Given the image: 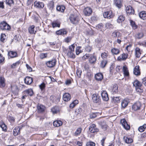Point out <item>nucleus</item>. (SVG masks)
Returning <instances> with one entry per match:
<instances>
[{"label":"nucleus","instance_id":"nucleus-1","mask_svg":"<svg viewBox=\"0 0 146 146\" xmlns=\"http://www.w3.org/2000/svg\"><path fill=\"white\" fill-rule=\"evenodd\" d=\"M71 23L73 24H78L80 21V18L77 15H71L69 18Z\"/></svg>","mask_w":146,"mask_h":146},{"label":"nucleus","instance_id":"nucleus-2","mask_svg":"<svg viewBox=\"0 0 146 146\" xmlns=\"http://www.w3.org/2000/svg\"><path fill=\"white\" fill-rule=\"evenodd\" d=\"M90 57L89 58V61L91 63H94L96 60V56H94V54H86L84 56V58H87Z\"/></svg>","mask_w":146,"mask_h":146},{"label":"nucleus","instance_id":"nucleus-3","mask_svg":"<svg viewBox=\"0 0 146 146\" xmlns=\"http://www.w3.org/2000/svg\"><path fill=\"white\" fill-rule=\"evenodd\" d=\"M0 28L2 30H9L11 29V27L6 22L3 21L0 23Z\"/></svg>","mask_w":146,"mask_h":146},{"label":"nucleus","instance_id":"nucleus-4","mask_svg":"<svg viewBox=\"0 0 146 146\" xmlns=\"http://www.w3.org/2000/svg\"><path fill=\"white\" fill-rule=\"evenodd\" d=\"M92 98L93 102L94 103H99L100 101V96L97 94H93L92 95Z\"/></svg>","mask_w":146,"mask_h":146},{"label":"nucleus","instance_id":"nucleus-5","mask_svg":"<svg viewBox=\"0 0 146 146\" xmlns=\"http://www.w3.org/2000/svg\"><path fill=\"white\" fill-rule=\"evenodd\" d=\"M89 130L91 133H94L99 131L96 125L94 124H92L90 125L89 127Z\"/></svg>","mask_w":146,"mask_h":146},{"label":"nucleus","instance_id":"nucleus-6","mask_svg":"<svg viewBox=\"0 0 146 146\" xmlns=\"http://www.w3.org/2000/svg\"><path fill=\"white\" fill-rule=\"evenodd\" d=\"M103 16L104 18L110 19L112 18L114 15L112 11H110L104 12L103 13Z\"/></svg>","mask_w":146,"mask_h":146},{"label":"nucleus","instance_id":"nucleus-7","mask_svg":"<svg viewBox=\"0 0 146 146\" xmlns=\"http://www.w3.org/2000/svg\"><path fill=\"white\" fill-rule=\"evenodd\" d=\"M37 111L39 113H44L46 109V107L45 106L39 104L37 105Z\"/></svg>","mask_w":146,"mask_h":146},{"label":"nucleus","instance_id":"nucleus-8","mask_svg":"<svg viewBox=\"0 0 146 146\" xmlns=\"http://www.w3.org/2000/svg\"><path fill=\"white\" fill-rule=\"evenodd\" d=\"M56 62V60L54 59L46 62V65L48 67L52 68L54 67L55 65Z\"/></svg>","mask_w":146,"mask_h":146},{"label":"nucleus","instance_id":"nucleus-9","mask_svg":"<svg viewBox=\"0 0 146 146\" xmlns=\"http://www.w3.org/2000/svg\"><path fill=\"white\" fill-rule=\"evenodd\" d=\"M101 95L104 101H107L109 100L108 95L107 92L105 90H103L101 93Z\"/></svg>","mask_w":146,"mask_h":146},{"label":"nucleus","instance_id":"nucleus-10","mask_svg":"<svg viewBox=\"0 0 146 146\" xmlns=\"http://www.w3.org/2000/svg\"><path fill=\"white\" fill-rule=\"evenodd\" d=\"M83 12L86 16H89L92 13V10L90 7H86L84 9Z\"/></svg>","mask_w":146,"mask_h":146},{"label":"nucleus","instance_id":"nucleus-11","mask_svg":"<svg viewBox=\"0 0 146 146\" xmlns=\"http://www.w3.org/2000/svg\"><path fill=\"white\" fill-rule=\"evenodd\" d=\"M34 6L37 8H42L44 6V3L42 2L36 1L34 3Z\"/></svg>","mask_w":146,"mask_h":146},{"label":"nucleus","instance_id":"nucleus-12","mask_svg":"<svg viewBox=\"0 0 146 146\" xmlns=\"http://www.w3.org/2000/svg\"><path fill=\"white\" fill-rule=\"evenodd\" d=\"M141 106L140 102H137L132 106V108L134 111H136L140 109Z\"/></svg>","mask_w":146,"mask_h":146},{"label":"nucleus","instance_id":"nucleus-13","mask_svg":"<svg viewBox=\"0 0 146 146\" xmlns=\"http://www.w3.org/2000/svg\"><path fill=\"white\" fill-rule=\"evenodd\" d=\"M128 56L127 54L123 53L118 57L117 60L119 61L125 60L128 58Z\"/></svg>","mask_w":146,"mask_h":146},{"label":"nucleus","instance_id":"nucleus-14","mask_svg":"<svg viewBox=\"0 0 146 146\" xmlns=\"http://www.w3.org/2000/svg\"><path fill=\"white\" fill-rule=\"evenodd\" d=\"M62 98L64 101L68 102L70 100L71 96L68 93H65L63 94Z\"/></svg>","mask_w":146,"mask_h":146},{"label":"nucleus","instance_id":"nucleus-15","mask_svg":"<svg viewBox=\"0 0 146 146\" xmlns=\"http://www.w3.org/2000/svg\"><path fill=\"white\" fill-rule=\"evenodd\" d=\"M11 91L13 94L16 95L18 94V89L17 85H11Z\"/></svg>","mask_w":146,"mask_h":146},{"label":"nucleus","instance_id":"nucleus-16","mask_svg":"<svg viewBox=\"0 0 146 146\" xmlns=\"http://www.w3.org/2000/svg\"><path fill=\"white\" fill-rule=\"evenodd\" d=\"M126 12L127 14L129 15L133 14L134 12V10L132 7L130 6H128L126 8Z\"/></svg>","mask_w":146,"mask_h":146},{"label":"nucleus","instance_id":"nucleus-17","mask_svg":"<svg viewBox=\"0 0 146 146\" xmlns=\"http://www.w3.org/2000/svg\"><path fill=\"white\" fill-rule=\"evenodd\" d=\"M67 33V31L64 29H60L57 31L56 32V34L58 35H63L66 34Z\"/></svg>","mask_w":146,"mask_h":146},{"label":"nucleus","instance_id":"nucleus-18","mask_svg":"<svg viewBox=\"0 0 146 146\" xmlns=\"http://www.w3.org/2000/svg\"><path fill=\"white\" fill-rule=\"evenodd\" d=\"M129 102V100L127 99H125L123 100L121 102L122 107L123 108H125L127 106Z\"/></svg>","mask_w":146,"mask_h":146},{"label":"nucleus","instance_id":"nucleus-19","mask_svg":"<svg viewBox=\"0 0 146 146\" xmlns=\"http://www.w3.org/2000/svg\"><path fill=\"white\" fill-rule=\"evenodd\" d=\"M114 3L115 6L119 9L122 6L121 0H114Z\"/></svg>","mask_w":146,"mask_h":146},{"label":"nucleus","instance_id":"nucleus-20","mask_svg":"<svg viewBox=\"0 0 146 146\" xmlns=\"http://www.w3.org/2000/svg\"><path fill=\"white\" fill-rule=\"evenodd\" d=\"M96 79L98 81H101L103 78V75L101 73L96 74L95 76Z\"/></svg>","mask_w":146,"mask_h":146},{"label":"nucleus","instance_id":"nucleus-21","mask_svg":"<svg viewBox=\"0 0 146 146\" xmlns=\"http://www.w3.org/2000/svg\"><path fill=\"white\" fill-rule=\"evenodd\" d=\"M33 78L30 77H26L24 79V81L25 83L27 84H30L33 82Z\"/></svg>","mask_w":146,"mask_h":146},{"label":"nucleus","instance_id":"nucleus-22","mask_svg":"<svg viewBox=\"0 0 146 146\" xmlns=\"http://www.w3.org/2000/svg\"><path fill=\"white\" fill-rule=\"evenodd\" d=\"M139 68V66H137L134 68L133 73L136 76H139L141 74Z\"/></svg>","mask_w":146,"mask_h":146},{"label":"nucleus","instance_id":"nucleus-23","mask_svg":"<svg viewBox=\"0 0 146 146\" xmlns=\"http://www.w3.org/2000/svg\"><path fill=\"white\" fill-rule=\"evenodd\" d=\"M20 128L19 127L17 126L13 129V134L15 136L18 135L20 132Z\"/></svg>","mask_w":146,"mask_h":146},{"label":"nucleus","instance_id":"nucleus-24","mask_svg":"<svg viewBox=\"0 0 146 146\" xmlns=\"http://www.w3.org/2000/svg\"><path fill=\"white\" fill-rule=\"evenodd\" d=\"M141 54L140 48L138 47H136L135 49V55L137 58H139Z\"/></svg>","mask_w":146,"mask_h":146},{"label":"nucleus","instance_id":"nucleus-25","mask_svg":"<svg viewBox=\"0 0 146 146\" xmlns=\"http://www.w3.org/2000/svg\"><path fill=\"white\" fill-rule=\"evenodd\" d=\"M139 15V17L143 20H145L146 19V12L142 11L140 12Z\"/></svg>","mask_w":146,"mask_h":146},{"label":"nucleus","instance_id":"nucleus-26","mask_svg":"<svg viewBox=\"0 0 146 146\" xmlns=\"http://www.w3.org/2000/svg\"><path fill=\"white\" fill-rule=\"evenodd\" d=\"M8 55L10 58H13L17 56V54L15 52L10 51L8 53Z\"/></svg>","mask_w":146,"mask_h":146},{"label":"nucleus","instance_id":"nucleus-27","mask_svg":"<svg viewBox=\"0 0 146 146\" xmlns=\"http://www.w3.org/2000/svg\"><path fill=\"white\" fill-rule=\"evenodd\" d=\"M133 85L136 88H137L141 87L142 86V84L138 80H136L133 82Z\"/></svg>","mask_w":146,"mask_h":146},{"label":"nucleus","instance_id":"nucleus-28","mask_svg":"<svg viewBox=\"0 0 146 146\" xmlns=\"http://www.w3.org/2000/svg\"><path fill=\"white\" fill-rule=\"evenodd\" d=\"M60 108L58 106H55L51 109V111L53 113H56L60 111Z\"/></svg>","mask_w":146,"mask_h":146},{"label":"nucleus","instance_id":"nucleus-29","mask_svg":"<svg viewBox=\"0 0 146 146\" xmlns=\"http://www.w3.org/2000/svg\"><path fill=\"white\" fill-rule=\"evenodd\" d=\"M144 35V33L142 32L137 33L135 35V38L137 39H140L142 38Z\"/></svg>","mask_w":146,"mask_h":146},{"label":"nucleus","instance_id":"nucleus-30","mask_svg":"<svg viewBox=\"0 0 146 146\" xmlns=\"http://www.w3.org/2000/svg\"><path fill=\"white\" fill-rule=\"evenodd\" d=\"M111 52L113 54L117 55L119 53L120 50L118 49L113 48L111 49Z\"/></svg>","mask_w":146,"mask_h":146},{"label":"nucleus","instance_id":"nucleus-31","mask_svg":"<svg viewBox=\"0 0 146 146\" xmlns=\"http://www.w3.org/2000/svg\"><path fill=\"white\" fill-rule=\"evenodd\" d=\"M53 124L54 126L58 127L61 125L62 124V123L60 120H56L54 121Z\"/></svg>","mask_w":146,"mask_h":146},{"label":"nucleus","instance_id":"nucleus-32","mask_svg":"<svg viewBox=\"0 0 146 146\" xmlns=\"http://www.w3.org/2000/svg\"><path fill=\"white\" fill-rule=\"evenodd\" d=\"M56 9L57 11L63 12L65 9V7L63 5H58L57 6Z\"/></svg>","mask_w":146,"mask_h":146},{"label":"nucleus","instance_id":"nucleus-33","mask_svg":"<svg viewBox=\"0 0 146 146\" xmlns=\"http://www.w3.org/2000/svg\"><path fill=\"white\" fill-rule=\"evenodd\" d=\"M123 140L125 142L127 143H130L133 142V139L127 136H124L123 137Z\"/></svg>","mask_w":146,"mask_h":146},{"label":"nucleus","instance_id":"nucleus-34","mask_svg":"<svg viewBox=\"0 0 146 146\" xmlns=\"http://www.w3.org/2000/svg\"><path fill=\"white\" fill-rule=\"evenodd\" d=\"M112 36L114 37L119 38L121 37V34L119 32L115 31L112 33Z\"/></svg>","mask_w":146,"mask_h":146},{"label":"nucleus","instance_id":"nucleus-35","mask_svg":"<svg viewBox=\"0 0 146 146\" xmlns=\"http://www.w3.org/2000/svg\"><path fill=\"white\" fill-rule=\"evenodd\" d=\"M123 74L125 76H128L129 75V72L127 68L125 66H124L123 68Z\"/></svg>","mask_w":146,"mask_h":146},{"label":"nucleus","instance_id":"nucleus-36","mask_svg":"<svg viewBox=\"0 0 146 146\" xmlns=\"http://www.w3.org/2000/svg\"><path fill=\"white\" fill-rule=\"evenodd\" d=\"M35 26L33 25L29 28V33L31 34H35L36 33V31L34 30Z\"/></svg>","mask_w":146,"mask_h":146},{"label":"nucleus","instance_id":"nucleus-37","mask_svg":"<svg viewBox=\"0 0 146 146\" xmlns=\"http://www.w3.org/2000/svg\"><path fill=\"white\" fill-rule=\"evenodd\" d=\"M82 130V129L80 127L77 128L74 134V136H77L80 135L81 132Z\"/></svg>","mask_w":146,"mask_h":146},{"label":"nucleus","instance_id":"nucleus-38","mask_svg":"<svg viewBox=\"0 0 146 146\" xmlns=\"http://www.w3.org/2000/svg\"><path fill=\"white\" fill-rule=\"evenodd\" d=\"M24 92L30 96H32L33 94V91L31 89L27 90L25 91Z\"/></svg>","mask_w":146,"mask_h":146},{"label":"nucleus","instance_id":"nucleus-39","mask_svg":"<svg viewBox=\"0 0 146 146\" xmlns=\"http://www.w3.org/2000/svg\"><path fill=\"white\" fill-rule=\"evenodd\" d=\"M118 91L117 85L115 84L113 85L112 89V92L113 94H116Z\"/></svg>","mask_w":146,"mask_h":146},{"label":"nucleus","instance_id":"nucleus-40","mask_svg":"<svg viewBox=\"0 0 146 146\" xmlns=\"http://www.w3.org/2000/svg\"><path fill=\"white\" fill-rule=\"evenodd\" d=\"M73 52H74L68 51V52H67V55L69 58H74L75 56V54L73 53Z\"/></svg>","mask_w":146,"mask_h":146},{"label":"nucleus","instance_id":"nucleus-41","mask_svg":"<svg viewBox=\"0 0 146 146\" xmlns=\"http://www.w3.org/2000/svg\"><path fill=\"white\" fill-rule=\"evenodd\" d=\"M48 7L51 11H52L54 7V2L52 1H50L48 4Z\"/></svg>","mask_w":146,"mask_h":146},{"label":"nucleus","instance_id":"nucleus-42","mask_svg":"<svg viewBox=\"0 0 146 146\" xmlns=\"http://www.w3.org/2000/svg\"><path fill=\"white\" fill-rule=\"evenodd\" d=\"M146 128V124H144L143 125L139 127L138 128L139 131L141 132L144 131Z\"/></svg>","mask_w":146,"mask_h":146},{"label":"nucleus","instance_id":"nucleus-43","mask_svg":"<svg viewBox=\"0 0 146 146\" xmlns=\"http://www.w3.org/2000/svg\"><path fill=\"white\" fill-rule=\"evenodd\" d=\"M5 2L7 5L10 7L13 5L14 3L13 0H6Z\"/></svg>","mask_w":146,"mask_h":146},{"label":"nucleus","instance_id":"nucleus-44","mask_svg":"<svg viewBox=\"0 0 146 146\" xmlns=\"http://www.w3.org/2000/svg\"><path fill=\"white\" fill-rule=\"evenodd\" d=\"M33 18L36 22H38V15L36 13H35L33 15Z\"/></svg>","mask_w":146,"mask_h":146},{"label":"nucleus","instance_id":"nucleus-45","mask_svg":"<svg viewBox=\"0 0 146 146\" xmlns=\"http://www.w3.org/2000/svg\"><path fill=\"white\" fill-rule=\"evenodd\" d=\"M120 97H113V101L115 103H118L120 102Z\"/></svg>","mask_w":146,"mask_h":146},{"label":"nucleus","instance_id":"nucleus-46","mask_svg":"<svg viewBox=\"0 0 146 146\" xmlns=\"http://www.w3.org/2000/svg\"><path fill=\"white\" fill-rule=\"evenodd\" d=\"M125 17L123 15L119 16L117 22L119 23L122 22L124 20Z\"/></svg>","mask_w":146,"mask_h":146},{"label":"nucleus","instance_id":"nucleus-47","mask_svg":"<svg viewBox=\"0 0 146 146\" xmlns=\"http://www.w3.org/2000/svg\"><path fill=\"white\" fill-rule=\"evenodd\" d=\"M52 25L53 28H54L56 27H60V24L59 23L54 22L52 23Z\"/></svg>","mask_w":146,"mask_h":146},{"label":"nucleus","instance_id":"nucleus-48","mask_svg":"<svg viewBox=\"0 0 146 146\" xmlns=\"http://www.w3.org/2000/svg\"><path fill=\"white\" fill-rule=\"evenodd\" d=\"M97 113L91 112L90 114V119H93L97 116Z\"/></svg>","mask_w":146,"mask_h":146},{"label":"nucleus","instance_id":"nucleus-49","mask_svg":"<svg viewBox=\"0 0 146 146\" xmlns=\"http://www.w3.org/2000/svg\"><path fill=\"white\" fill-rule=\"evenodd\" d=\"M6 36L4 34H1L0 37L1 41L3 42H4L5 41Z\"/></svg>","mask_w":146,"mask_h":146},{"label":"nucleus","instance_id":"nucleus-50","mask_svg":"<svg viewBox=\"0 0 146 146\" xmlns=\"http://www.w3.org/2000/svg\"><path fill=\"white\" fill-rule=\"evenodd\" d=\"M7 119L11 122H13L15 120V118L13 116L10 115H9L7 117Z\"/></svg>","mask_w":146,"mask_h":146},{"label":"nucleus","instance_id":"nucleus-51","mask_svg":"<svg viewBox=\"0 0 146 146\" xmlns=\"http://www.w3.org/2000/svg\"><path fill=\"white\" fill-rule=\"evenodd\" d=\"M130 23L131 26L134 29H135L137 28V26L135 24L134 22L132 20L130 21Z\"/></svg>","mask_w":146,"mask_h":146},{"label":"nucleus","instance_id":"nucleus-52","mask_svg":"<svg viewBox=\"0 0 146 146\" xmlns=\"http://www.w3.org/2000/svg\"><path fill=\"white\" fill-rule=\"evenodd\" d=\"M75 47V45L73 44L70 46L69 47V51L71 52H74V48Z\"/></svg>","mask_w":146,"mask_h":146},{"label":"nucleus","instance_id":"nucleus-53","mask_svg":"<svg viewBox=\"0 0 146 146\" xmlns=\"http://www.w3.org/2000/svg\"><path fill=\"white\" fill-rule=\"evenodd\" d=\"M39 87L42 91L45 90V85L44 83H42L39 86Z\"/></svg>","mask_w":146,"mask_h":146},{"label":"nucleus","instance_id":"nucleus-54","mask_svg":"<svg viewBox=\"0 0 146 146\" xmlns=\"http://www.w3.org/2000/svg\"><path fill=\"white\" fill-rule=\"evenodd\" d=\"M82 73L81 70L79 68L78 69L76 70V74L77 76L80 78Z\"/></svg>","mask_w":146,"mask_h":146},{"label":"nucleus","instance_id":"nucleus-55","mask_svg":"<svg viewBox=\"0 0 146 146\" xmlns=\"http://www.w3.org/2000/svg\"><path fill=\"white\" fill-rule=\"evenodd\" d=\"M92 49V47L89 45H87L85 46V50L88 52H90Z\"/></svg>","mask_w":146,"mask_h":146},{"label":"nucleus","instance_id":"nucleus-56","mask_svg":"<svg viewBox=\"0 0 146 146\" xmlns=\"http://www.w3.org/2000/svg\"><path fill=\"white\" fill-rule=\"evenodd\" d=\"M81 48V46H78L76 48V52L77 55H78L81 52V50H80Z\"/></svg>","mask_w":146,"mask_h":146},{"label":"nucleus","instance_id":"nucleus-57","mask_svg":"<svg viewBox=\"0 0 146 146\" xmlns=\"http://www.w3.org/2000/svg\"><path fill=\"white\" fill-rule=\"evenodd\" d=\"M107 63L106 60H104L102 61L101 63L100 66L102 68H104Z\"/></svg>","mask_w":146,"mask_h":146},{"label":"nucleus","instance_id":"nucleus-58","mask_svg":"<svg viewBox=\"0 0 146 146\" xmlns=\"http://www.w3.org/2000/svg\"><path fill=\"white\" fill-rule=\"evenodd\" d=\"M95 143L93 142L89 141L86 144V146H95Z\"/></svg>","mask_w":146,"mask_h":146},{"label":"nucleus","instance_id":"nucleus-59","mask_svg":"<svg viewBox=\"0 0 146 146\" xmlns=\"http://www.w3.org/2000/svg\"><path fill=\"white\" fill-rule=\"evenodd\" d=\"M120 123L123 127H125V125L127 123L125 119L121 120Z\"/></svg>","mask_w":146,"mask_h":146},{"label":"nucleus","instance_id":"nucleus-60","mask_svg":"<svg viewBox=\"0 0 146 146\" xmlns=\"http://www.w3.org/2000/svg\"><path fill=\"white\" fill-rule=\"evenodd\" d=\"M5 86L4 78L2 77L0 78V86Z\"/></svg>","mask_w":146,"mask_h":146},{"label":"nucleus","instance_id":"nucleus-61","mask_svg":"<svg viewBox=\"0 0 146 146\" xmlns=\"http://www.w3.org/2000/svg\"><path fill=\"white\" fill-rule=\"evenodd\" d=\"M47 56V53H42L40 55V58L42 59L44 58H46Z\"/></svg>","mask_w":146,"mask_h":146},{"label":"nucleus","instance_id":"nucleus-62","mask_svg":"<svg viewBox=\"0 0 146 146\" xmlns=\"http://www.w3.org/2000/svg\"><path fill=\"white\" fill-rule=\"evenodd\" d=\"M107 56V54L105 52L102 53L101 54V56L102 58L103 59L106 58Z\"/></svg>","mask_w":146,"mask_h":146},{"label":"nucleus","instance_id":"nucleus-63","mask_svg":"<svg viewBox=\"0 0 146 146\" xmlns=\"http://www.w3.org/2000/svg\"><path fill=\"white\" fill-rule=\"evenodd\" d=\"M72 38L71 37H67L64 40L65 42H69L71 40Z\"/></svg>","mask_w":146,"mask_h":146},{"label":"nucleus","instance_id":"nucleus-64","mask_svg":"<svg viewBox=\"0 0 146 146\" xmlns=\"http://www.w3.org/2000/svg\"><path fill=\"white\" fill-rule=\"evenodd\" d=\"M0 126L3 131H5L6 130L7 126L5 124L3 123Z\"/></svg>","mask_w":146,"mask_h":146}]
</instances>
